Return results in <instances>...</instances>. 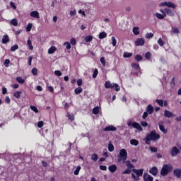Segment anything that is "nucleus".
I'll return each mask as SVG.
<instances>
[{
    "label": "nucleus",
    "mask_w": 181,
    "mask_h": 181,
    "mask_svg": "<svg viewBox=\"0 0 181 181\" xmlns=\"http://www.w3.org/2000/svg\"><path fill=\"white\" fill-rule=\"evenodd\" d=\"M160 139V135L156 133V130H152L150 133L147 134L144 141L146 145H151V141H155Z\"/></svg>",
    "instance_id": "1"
},
{
    "label": "nucleus",
    "mask_w": 181,
    "mask_h": 181,
    "mask_svg": "<svg viewBox=\"0 0 181 181\" xmlns=\"http://www.w3.org/2000/svg\"><path fill=\"white\" fill-rule=\"evenodd\" d=\"M173 166L170 164H165L163 165L162 169L160 170L161 176H168L170 172H172Z\"/></svg>",
    "instance_id": "2"
},
{
    "label": "nucleus",
    "mask_w": 181,
    "mask_h": 181,
    "mask_svg": "<svg viewBox=\"0 0 181 181\" xmlns=\"http://www.w3.org/2000/svg\"><path fill=\"white\" fill-rule=\"evenodd\" d=\"M118 162H125L128 158V153L127 150L122 148L119 151V154L117 155Z\"/></svg>",
    "instance_id": "3"
},
{
    "label": "nucleus",
    "mask_w": 181,
    "mask_h": 181,
    "mask_svg": "<svg viewBox=\"0 0 181 181\" xmlns=\"http://www.w3.org/2000/svg\"><path fill=\"white\" fill-rule=\"evenodd\" d=\"M127 125L128 127H132L133 128H135V129H138V131H140V132L143 131V129L141 124H139V123L136 122L129 121L127 122Z\"/></svg>",
    "instance_id": "4"
},
{
    "label": "nucleus",
    "mask_w": 181,
    "mask_h": 181,
    "mask_svg": "<svg viewBox=\"0 0 181 181\" xmlns=\"http://www.w3.org/2000/svg\"><path fill=\"white\" fill-rule=\"evenodd\" d=\"M170 153L173 157L177 156L178 153H180V150L177 147L173 146L170 151Z\"/></svg>",
    "instance_id": "5"
},
{
    "label": "nucleus",
    "mask_w": 181,
    "mask_h": 181,
    "mask_svg": "<svg viewBox=\"0 0 181 181\" xmlns=\"http://www.w3.org/2000/svg\"><path fill=\"white\" fill-rule=\"evenodd\" d=\"M168 6V8H172L173 9H175V8H176V6L175 5V4L170 1H165L160 4V6Z\"/></svg>",
    "instance_id": "6"
},
{
    "label": "nucleus",
    "mask_w": 181,
    "mask_h": 181,
    "mask_svg": "<svg viewBox=\"0 0 181 181\" xmlns=\"http://www.w3.org/2000/svg\"><path fill=\"white\" fill-rule=\"evenodd\" d=\"M134 43L136 46H144L145 45V40L144 38H138Z\"/></svg>",
    "instance_id": "7"
},
{
    "label": "nucleus",
    "mask_w": 181,
    "mask_h": 181,
    "mask_svg": "<svg viewBox=\"0 0 181 181\" xmlns=\"http://www.w3.org/2000/svg\"><path fill=\"white\" fill-rule=\"evenodd\" d=\"M174 176L177 179H180L181 177V169L176 168L173 170Z\"/></svg>",
    "instance_id": "8"
},
{
    "label": "nucleus",
    "mask_w": 181,
    "mask_h": 181,
    "mask_svg": "<svg viewBox=\"0 0 181 181\" xmlns=\"http://www.w3.org/2000/svg\"><path fill=\"white\" fill-rule=\"evenodd\" d=\"M132 172H134V173H136V175L138 176V177H139V176H142V175H144V169H139V170L133 169Z\"/></svg>",
    "instance_id": "9"
},
{
    "label": "nucleus",
    "mask_w": 181,
    "mask_h": 181,
    "mask_svg": "<svg viewBox=\"0 0 181 181\" xmlns=\"http://www.w3.org/2000/svg\"><path fill=\"white\" fill-rule=\"evenodd\" d=\"M164 116L166 117V118H172L173 117H175V115H173V113H172V112L168 110H165L164 111Z\"/></svg>",
    "instance_id": "10"
},
{
    "label": "nucleus",
    "mask_w": 181,
    "mask_h": 181,
    "mask_svg": "<svg viewBox=\"0 0 181 181\" xmlns=\"http://www.w3.org/2000/svg\"><path fill=\"white\" fill-rule=\"evenodd\" d=\"M103 131L105 132H109V131H117V127H114L113 125H110L106 127L105 129H103Z\"/></svg>",
    "instance_id": "11"
},
{
    "label": "nucleus",
    "mask_w": 181,
    "mask_h": 181,
    "mask_svg": "<svg viewBox=\"0 0 181 181\" xmlns=\"http://www.w3.org/2000/svg\"><path fill=\"white\" fill-rule=\"evenodd\" d=\"M149 173L153 175V176H156L158 175V168L153 167L149 170Z\"/></svg>",
    "instance_id": "12"
},
{
    "label": "nucleus",
    "mask_w": 181,
    "mask_h": 181,
    "mask_svg": "<svg viewBox=\"0 0 181 181\" xmlns=\"http://www.w3.org/2000/svg\"><path fill=\"white\" fill-rule=\"evenodd\" d=\"M158 127H159L160 131H161V132H163V134H166L168 132L166 131V129H165V126H163V122H160L158 123Z\"/></svg>",
    "instance_id": "13"
},
{
    "label": "nucleus",
    "mask_w": 181,
    "mask_h": 181,
    "mask_svg": "<svg viewBox=\"0 0 181 181\" xmlns=\"http://www.w3.org/2000/svg\"><path fill=\"white\" fill-rule=\"evenodd\" d=\"M144 181H153V177L148 175V173H144Z\"/></svg>",
    "instance_id": "14"
},
{
    "label": "nucleus",
    "mask_w": 181,
    "mask_h": 181,
    "mask_svg": "<svg viewBox=\"0 0 181 181\" xmlns=\"http://www.w3.org/2000/svg\"><path fill=\"white\" fill-rule=\"evenodd\" d=\"M30 16H31V18H35V19H39V18H40L39 12H37V11H34L31 12L30 13Z\"/></svg>",
    "instance_id": "15"
},
{
    "label": "nucleus",
    "mask_w": 181,
    "mask_h": 181,
    "mask_svg": "<svg viewBox=\"0 0 181 181\" xmlns=\"http://www.w3.org/2000/svg\"><path fill=\"white\" fill-rule=\"evenodd\" d=\"M146 112H148V114H153V106L148 105L146 107Z\"/></svg>",
    "instance_id": "16"
},
{
    "label": "nucleus",
    "mask_w": 181,
    "mask_h": 181,
    "mask_svg": "<svg viewBox=\"0 0 181 181\" xmlns=\"http://www.w3.org/2000/svg\"><path fill=\"white\" fill-rule=\"evenodd\" d=\"M57 50V48H56L55 46H52L49 49H48V54H53L54 52Z\"/></svg>",
    "instance_id": "17"
},
{
    "label": "nucleus",
    "mask_w": 181,
    "mask_h": 181,
    "mask_svg": "<svg viewBox=\"0 0 181 181\" xmlns=\"http://www.w3.org/2000/svg\"><path fill=\"white\" fill-rule=\"evenodd\" d=\"M108 169H109L110 172H111L112 173H114V172H115L117 170V165H112L108 167Z\"/></svg>",
    "instance_id": "18"
},
{
    "label": "nucleus",
    "mask_w": 181,
    "mask_h": 181,
    "mask_svg": "<svg viewBox=\"0 0 181 181\" xmlns=\"http://www.w3.org/2000/svg\"><path fill=\"white\" fill-rule=\"evenodd\" d=\"M114 84L111 83L110 81H107L105 83V88H112L114 87Z\"/></svg>",
    "instance_id": "19"
},
{
    "label": "nucleus",
    "mask_w": 181,
    "mask_h": 181,
    "mask_svg": "<svg viewBox=\"0 0 181 181\" xmlns=\"http://www.w3.org/2000/svg\"><path fill=\"white\" fill-rule=\"evenodd\" d=\"M1 42L4 45L8 43V42H9V37L7 35H4Z\"/></svg>",
    "instance_id": "20"
},
{
    "label": "nucleus",
    "mask_w": 181,
    "mask_h": 181,
    "mask_svg": "<svg viewBox=\"0 0 181 181\" xmlns=\"http://www.w3.org/2000/svg\"><path fill=\"white\" fill-rule=\"evenodd\" d=\"M156 18H158V19H165V18H166V13L160 14V13H156Z\"/></svg>",
    "instance_id": "21"
},
{
    "label": "nucleus",
    "mask_w": 181,
    "mask_h": 181,
    "mask_svg": "<svg viewBox=\"0 0 181 181\" xmlns=\"http://www.w3.org/2000/svg\"><path fill=\"white\" fill-rule=\"evenodd\" d=\"M165 11L166 12L167 15H168L169 16H175V13L172 11L170 9L165 8Z\"/></svg>",
    "instance_id": "22"
},
{
    "label": "nucleus",
    "mask_w": 181,
    "mask_h": 181,
    "mask_svg": "<svg viewBox=\"0 0 181 181\" xmlns=\"http://www.w3.org/2000/svg\"><path fill=\"white\" fill-rule=\"evenodd\" d=\"M130 144L134 146H138V145H139V141L136 139H132L130 140Z\"/></svg>",
    "instance_id": "23"
},
{
    "label": "nucleus",
    "mask_w": 181,
    "mask_h": 181,
    "mask_svg": "<svg viewBox=\"0 0 181 181\" xmlns=\"http://www.w3.org/2000/svg\"><path fill=\"white\" fill-rule=\"evenodd\" d=\"M133 33L135 36H138V35H139V27H134Z\"/></svg>",
    "instance_id": "24"
},
{
    "label": "nucleus",
    "mask_w": 181,
    "mask_h": 181,
    "mask_svg": "<svg viewBox=\"0 0 181 181\" xmlns=\"http://www.w3.org/2000/svg\"><path fill=\"white\" fill-rule=\"evenodd\" d=\"M132 67H133V69H135L136 71H139V70H141V68L139 67V64L136 63L132 64Z\"/></svg>",
    "instance_id": "25"
},
{
    "label": "nucleus",
    "mask_w": 181,
    "mask_h": 181,
    "mask_svg": "<svg viewBox=\"0 0 181 181\" xmlns=\"http://www.w3.org/2000/svg\"><path fill=\"white\" fill-rule=\"evenodd\" d=\"M105 37H107V33L103 31L99 33V39H105Z\"/></svg>",
    "instance_id": "26"
},
{
    "label": "nucleus",
    "mask_w": 181,
    "mask_h": 181,
    "mask_svg": "<svg viewBox=\"0 0 181 181\" xmlns=\"http://www.w3.org/2000/svg\"><path fill=\"white\" fill-rule=\"evenodd\" d=\"M125 163H126V166L127 167L128 169H132V168H134V165H132V164L131 163V161L127 160V161L125 162Z\"/></svg>",
    "instance_id": "27"
},
{
    "label": "nucleus",
    "mask_w": 181,
    "mask_h": 181,
    "mask_svg": "<svg viewBox=\"0 0 181 181\" xmlns=\"http://www.w3.org/2000/svg\"><path fill=\"white\" fill-rule=\"evenodd\" d=\"M81 170V166L78 165L76 167V169L74 170V174L76 176H78V173H80V170Z\"/></svg>",
    "instance_id": "28"
},
{
    "label": "nucleus",
    "mask_w": 181,
    "mask_h": 181,
    "mask_svg": "<svg viewBox=\"0 0 181 181\" xmlns=\"http://www.w3.org/2000/svg\"><path fill=\"white\" fill-rule=\"evenodd\" d=\"M11 25L13 26H18V20L16 18H13L10 21Z\"/></svg>",
    "instance_id": "29"
},
{
    "label": "nucleus",
    "mask_w": 181,
    "mask_h": 181,
    "mask_svg": "<svg viewBox=\"0 0 181 181\" xmlns=\"http://www.w3.org/2000/svg\"><path fill=\"white\" fill-rule=\"evenodd\" d=\"M27 45L30 49V50H33V45H32V40H27Z\"/></svg>",
    "instance_id": "30"
},
{
    "label": "nucleus",
    "mask_w": 181,
    "mask_h": 181,
    "mask_svg": "<svg viewBox=\"0 0 181 181\" xmlns=\"http://www.w3.org/2000/svg\"><path fill=\"white\" fill-rule=\"evenodd\" d=\"M91 159L92 160H93V162H97V160H98V155L95 153L92 154Z\"/></svg>",
    "instance_id": "31"
},
{
    "label": "nucleus",
    "mask_w": 181,
    "mask_h": 181,
    "mask_svg": "<svg viewBox=\"0 0 181 181\" xmlns=\"http://www.w3.org/2000/svg\"><path fill=\"white\" fill-rule=\"evenodd\" d=\"M64 46L66 47V49H67V50H70L71 49V45H70V42H65L64 43Z\"/></svg>",
    "instance_id": "32"
},
{
    "label": "nucleus",
    "mask_w": 181,
    "mask_h": 181,
    "mask_svg": "<svg viewBox=\"0 0 181 181\" xmlns=\"http://www.w3.org/2000/svg\"><path fill=\"white\" fill-rule=\"evenodd\" d=\"M74 93L75 94H80V93H83V88L81 87L76 88Z\"/></svg>",
    "instance_id": "33"
},
{
    "label": "nucleus",
    "mask_w": 181,
    "mask_h": 181,
    "mask_svg": "<svg viewBox=\"0 0 181 181\" xmlns=\"http://www.w3.org/2000/svg\"><path fill=\"white\" fill-rule=\"evenodd\" d=\"M112 88H114L115 91H119V90H121L119 86L117 83H113V87Z\"/></svg>",
    "instance_id": "34"
},
{
    "label": "nucleus",
    "mask_w": 181,
    "mask_h": 181,
    "mask_svg": "<svg viewBox=\"0 0 181 181\" xmlns=\"http://www.w3.org/2000/svg\"><path fill=\"white\" fill-rule=\"evenodd\" d=\"M132 56V53L125 52L123 54V57H124V59H127L128 57H131Z\"/></svg>",
    "instance_id": "35"
},
{
    "label": "nucleus",
    "mask_w": 181,
    "mask_h": 181,
    "mask_svg": "<svg viewBox=\"0 0 181 181\" xmlns=\"http://www.w3.org/2000/svg\"><path fill=\"white\" fill-rule=\"evenodd\" d=\"M16 80L20 84H23V83H25V79H23L22 77L18 76L16 78Z\"/></svg>",
    "instance_id": "36"
},
{
    "label": "nucleus",
    "mask_w": 181,
    "mask_h": 181,
    "mask_svg": "<svg viewBox=\"0 0 181 181\" xmlns=\"http://www.w3.org/2000/svg\"><path fill=\"white\" fill-rule=\"evenodd\" d=\"M100 112L98 107H95L93 109V114L95 115H98V114Z\"/></svg>",
    "instance_id": "37"
},
{
    "label": "nucleus",
    "mask_w": 181,
    "mask_h": 181,
    "mask_svg": "<svg viewBox=\"0 0 181 181\" xmlns=\"http://www.w3.org/2000/svg\"><path fill=\"white\" fill-rule=\"evenodd\" d=\"M108 151L109 152H114V145L111 143H109L108 144Z\"/></svg>",
    "instance_id": "38"
},
{
    "label": "nucleus",
    "mask_w": 181,
    "mask_h": 181,
    "mask_svg": "<svg viewBox=\"0 0 181 181\" xmlns=\"http://www.w3.org/2000/svg\"><path fill=\"white\" fill-rule=\"evenodd\" d=\"M21 94H22L21 91H17V92L14 93L13 96L16 98H21Z\"/></svg>",
    "instance_id": "39"
},
{
    "label": "nucleus",
    "mask_w": 181,
    "mask_h": 181,
    "mask_svg": "<svg viewBox=\"0 0 181 181\" xmlns=\"http://www.w3.org/2000/svg\"><path fill=\"white\" fill-rule=\"evenodd\" d=\"M18 49H19L18 45H15L11 47V52H15L16 50H18Z\"/></svg>",
    "instance_id": "40"
},
{
    "label": "nucleus",
    "mask_w": 181,
    "mask_h": 181,
    "mask_svg": "<svg viewBox=\"0 0 181 181\" xmlns=\"http://www.w3.org/2000/svg\"><path fill=\"white\" fill-rule=\"evenodd\" d=\"M156 103H157L160 107H163V100L157 99L156 100Z\"/></svg>",
    "instance_id": "41"
},
{
    "label": "nucleus",
    "mask_w": 181,
    "mask_h": 181,
    "mask_svg": "<svg viewBox=\"0 0 181 181\" xmlns=\"http://www.w3.org/2000/svg\"><path fill=\"white\" fill-rule=\"evenodd\" d=\"M172 32L173 33H175V35H179V33H180L179 28H173Z\"/></svg>",
    "instance_id": "42"
},
{
    "label": "nucleus",
    "mask_w": 181,
    "mask_h": 181,
    "mask_svg": "<svg viewBox=\"0 0 181 181\" xmlns=\"http://www.w3.org/2000/svg\"><path fill=\"white\" fill-rule=\"evenodd\" d=\"M91 40H93V36L91 35H88L85 37V41L87 42H91Z\"/></svg>",
    "instance_id": "43"
},
{
    "label": "nucleus",
    "mask_w": 181,
    "mask_h": 181,
    "mask_svg": "<svg viewBox=\"0 0 181 181\" xmlns=\"http://www.w3.org/2000/svg\"><path fill=\"white\" fill-rule=\"evenodd\" d=\"M30 110H32V111H33L34 112H35L36 114H37V112H39V110H37V107H36L35 106H30Z\"/></svg>",
    "instance_id": "44"
},
{
    "label": "nucleus",
    "mask_w": 181,
    "mask_h": 181,
    "mask_svg": "<svg viewBox=\"0 0 181 181\" xmlns=\"http://www.w3.org/2000/svg\"><path fill=\"white\" fill-rule=\"evenodd\" d=\"M66 117H68L69 119H71V121H74V115L70 113H67Z\"/></svg>",
    "instance_id": "45"
},
{
    "label": "nucleus",
    "mask_w": 181,
    "mask_h": 181,
    "mask_svg": "<svg viewBox=\"0 0 181 181\" xmlns=\"http://www.w3.org/2000/svg\"><path fill=\"white\" fill-rule=\"evenodd\" d=\"M153 37V33H149L146 34V39H152Z\"/></svg>",
    "instance_id": "46"
},
{
    "label": "nucleus",
    "mask_w": 181,
    "mask_h": 181,
    "mask_svg": "<svg viewBox=\"0 0 181 181\" xmlns=\"http://www.w3.org/2000/svg\"><path fill=\"white\" fill-rule=\"evenodd\" d=\"M176 78L173 77L170 83L171 87H175Z\"/></svg>",
    "instance_id": "47"
},
{
    "label": "nucleus",
    "mask_w": 181,
    "mask_h": 181,
    "mask_svg": "<svg viewBox=\"0 0 181 181\" xmlns=\"http://www.w3.org/2000/svg\"><path fill=\"white\" fill-rule=\"evenodd\" d=\"M97 76H98V69H95L93 74V78H96Z\"/></svg>",
    "instance_id": "48"
},
{
    "label": "nucleus",
    "mask_w": 181,
    "mask_h": 181,
    "mask_svg": "<svg viewBox=\"0 0 181 181\" xmlns=\"http://www.w3.org/2000/svg\"><path fill=\"white\" fill-rule=\"evenodd\" d=\"M33 26V25H32V23H29L26 27L27 32H30V30H32Z\"/></svg>",
    "instance_id": "49"
},
{
    "label": "nucleus",
    "mask_w": 181,
    "mask_h": 181,
    "mask_svg": "<svg viewBox=\"0 0 181 181\" xmlns=\"http://www.w3.org/2000/svg\"><path fill=\"white\" fill-rule=\"evenodd\" d=\"M54 74L55 76H57L58 77H61V76H63V74L62 73V71L57 70L54 71Z\"/></svg>",
    "instance_id": "50"
},
{
    "label": "nucleus",
    "mask_w": 181,
    "mask_h": 181,
    "mask_svg": "<svg viewBox=\"0 0 181 181\" xmlns=\"http://www.w3.org/2000/svg\"><path fill=\"white\" fill-rule=\"evenodd\" d=\"M112 45L114 47L117 46V40L115 37H112Z\"/></svg>",
    "instance_id": "51"
},
{
    "label": "nucleus",
    "mask_w": 181,
    "mask_h": 181,
    "mask_svg": "<svg viewBox=\"0 0 181 181\" xmlns=\"http://www.w3.org/2000/svg\"><path fill=\"white\" fill-rule=\"evenodd\" d=\"M158 44L163 47L165 45V42H163V40H162V38H159L158 40Z\"/></svg>",
    "instance_id": "52"
},
{
    "label": "nucleus",
    "mask_w": 181,
    "mask_h": 181,
    "mask_svg": "<svg viewBox=\"0 0 181 181\" xmlns=\"http://www.w3.org/2000/svg\"><path fill=\"white\" fill-rule=\"evenodd\" d=\"M70 43H71V45L74 46L76 45V43H77V40H76V38H71L70 40Z\"/></svg>",
    "instance_id": "53"
},
{
    "label": "nucleus",
    "mask_w": 181,
    "mask_h": 181,
    "mask_svg": "<svg viewBox=\"0 0 181 181\" xmlns=\"http://www.w3.org/2000/svg\"><path fill=\"white\" fill-rule=\"evenodd\" d=\"M135 60L136 62H141L142 60V56H141V55H136Z\"/></svg>",
    "instance_id": "54"
},
{
    "label": "nucleus",
    "mask_w": 181,
    "mask_h": 181,
    "mask_svg": "<svg viewBox=\"0 0 181 181\" xmlns=\"http://www.w3.org/2000/svg\"><path fill=\"white\" fill-rule=\"evenodd\" d=\"M100 63H102L103 66L105 67V58L104 57L100 58Z\"/></svg>",
    "instance_id": "55"
},
{
    "label": "nucleus",
    "mask_w": 181,
    "mask_h": 181,
    "mask_svg": "<svg viewBox=\"0 0 181 181\" xmlns=\"http://www.w3.org/2000/svg\"><path fill=\"white\" fill-rule=\"evenodd\" d=\"M32 74H33V76H37V69L33 68L32 69Z\"/></svg>",
    "instance_id": "56"
},
{
    "label": "nucleus",
    "mask_w": 181,
    "mask_h": 181,
    "mask_svg": "<svg viewBox=\"0 0 181 181\" xmlns=\"http://www.w3.org/2000/svg\"><path fill=\"white\" fill-rule=\"evenodd\" d=\"M149 149H150V151H151V152H154V153L158 152V148H157L156 147L151 146V147L149 148Z\"/></svg>",
    "instance_id": "57"
},
{
    "label": "nucleus",
    "mask_w": 181,
    "mask_h": 181,
    "mask_svg": "<svg viewBox=\"0 0 181 181\" xmlns=\"http://www.w3.org/2000/svg\"><path fill=\"white\" fill-rule=\"evenodd\" d=\"M11 63V60L6 59L4 62L5 67H9V64Z\"/></svg>",
    "instance_id": "58"
},
{
    "label": "nucleus",
    "mask_w": 181,
    "mask_h": 181,
    "mask_svg": "<svg viewBox=\"0 0 181 181\" xmlns=\"http://www.w3.org/2000/svg\"><path fill=\"white\" fill-rule=\"evenodd\" d=\"M131 173V168H127L123 172V175H129Z\"/></svg>",
    "instance_id": "59"
},
{
    "label": "nucleus",
    "mask_w": 181,
    "mask_h": 181,
    "mask_svg": "<svg viewBox=\"0 0 181 181\" xmlns=\"http://www.w3.org/2000/svg\"><path fill=\"white\" fill-rule=\"evenodd\" d=\"M151 52H147L145 54V58L147 59V60H149V59H151Z\"/></svg>",
    "instance_id": "60"
},
{
    "label": "nucleus",
    "mask_w": 181,
    "mask_h": 181,
    "mask_svg": "<svg viewBox=\"0 0 181 181\" xmlns=\"http://www.w3.org/2000/svg\"><path fill=\"white\" fill-rule=\"evenodd\" d=\"M32 60H33V57L30 56L28 57V64H29V66H32Z\"/></svg>",
    "instance_id": "61"
},
{
    "label": "nucleus",
    "mask_w": 181,
    "mask_h": 181,
    "mask_svg": "<svg viewBox=\"0 0 181 181\" xmlns=\"http://www.w3.org/2000/svg\"><path fill=\"white\" fill-rule=\"evenodd\" d=\"M76 83H77V85L80 87L81 86V84H83V80L78 79Z\"/></svg>",
    "instance_id": "62"
},
{
    "label": "nucleus",
    "mask_w": 181,
    "mask_h": 181,
    "mask_svg": "<svg viewBox=\"0 0 181 181\" xmlns=\"http://www.w3.org/2000/svg\"><path fill=\"white\" fill-rule=\"evenodd\" d=\"M43 121H40L38 123H37V127L38 128H42V127H43Z\"/></svg>",
    "instance_id": "63"
},
{
    "label": "nucleus",
    "mask_w": 181,
    "mask_h": 181,
    "mask_svg": "<svg viewBox=\"0 0 181 181\" xmlns=\"http://www.w3.org/2000/svg\"><path fill=\"white\" fill-rule=\"evenodd\" d=\"M141 125L142 127H148V122H141Z\"/></svg>",
    "instance_id": "64"
}]
</instances>
